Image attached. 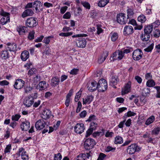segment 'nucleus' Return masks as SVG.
<instances>
[{
  "mask_svg": "<svg viewBox=\"0 0 160 160\" xmlns=\"http://www.w3.org/2000/svg\"><path fill=\"white\" fill-rule=\"evenodd\" d=\"M41 77L36 75L35 77H32V85H35L38 83L41 80Z\"/></svg>",
  "mask_w": 160,
  "mask_h": 160,
  "instance_id": "obj_30",
  "label": "nucleus"
},
{
  "mask_svg": "<svg viewBox=\"0 0 160 160\" xmlns=\"http://www.w3.org/2000/svg\"><path fill=\"white\" fill-rule=\"evenodd\" d=\"M59 79L57 76L54 77L51 80V85L52 87H55L59 84Z\"/></svg>",
  "mask_w": 160,
  "mask_h": 160,
  "instance_id": "obj_20",
  "label": "nucleus"
},
{
  "mask_svg": "<svg viewBox=\"0 0 160 160\" xmlns=\"http://www.w3.org/2000/svg\"><path fill=\"white\" fill-rule=\"evenodd\" d=\"M133 32V29L132 26H126L124 29L123 34L126 36H128L132 34Z\"/></svg>",
  "mask_w": 160,
  "mask_h": 160,
  "instance_id": "obj_14",
  "label": "nucleus"
},
{
  "mask_svg": "<svg viewBox=\"0 0 160 160\" xmlns=\"http://www.w3.org/2000/svg\"><path fill=\"white\" fill-rule=\"evenodd\" d=\"M42 3L41 2L36 0L34 1L33 2H31V8H35V12L38 13L43 11V8H40V9H38L39 8H40V7L42 6Z\"/></svg>",
  "mask_w": 160,
  "mask_h": 160,
  "instance_id": "obj_3",
  "label": "nucleus"
},
{
  "mask_svg": "<svg viewBox=\"0 0 160 160\" xmlns=\"http://www.w3.org/2000/svg\"><path fill=\"white\" fill-rule=\"evenodd\" d=\"M93 131V130H92V129L89 128L86 132V133L85 135L86 137H88L89 135H91Z\"/></svg>",
  "mask_w": 160,
  "mask_h": 160,
  "instance_id": "obj_59",
  "label": "nucleus"
},
{
  "mask_svg": "<svg viewBox=\"0 0 160 160\" xmlns=\"http://www.w3.org/2000/svg\"><path fill=\"white\" fill-rule=\"evenodd\" d=\"M118 35L117 33L114 32L112 35L111 37L112 41L114 42L118 39Z\"/></svg>",
  "mask_w": 160,
  "mask_h": 160,
  "instance_id": "obj_53",
  "label": "nucleus"
},
{
  "mask_svg": "<svg viewBox=\"0 0 160 160\" xmlns=\"http://www.w3.org/2000/svg\"><path fill=\"white\" fill-rule=\"evenodd\" d=\"M131 81H129L125 85L123 88L122 89L121 91L122 95L127 94L130 92L131 91Z\"/></svg>",
  "mask_w": 160,
  "mask_h": 160,
  "instance_id": "obj_13",
  "label": "nucleus"
},
{
  "mask_svg": "<svg viewBox=\"0 0 160 160\" xmlns=\"http://www.w3.org/2000/svg\"><path fill=\"white\" fill-rule=\"evenodd\" d=\"M48 86V84L44 81H41L39 82L38 84L36 86L37 89H39L40 90H43L47 89Z\"/></svg>",
  "mask_w": 160,
  "mask_h": 160,
  "instance_id": "obj_17",
  "label": "nucleus"
},
{
  "mask_svg": "<svg viewBox=\"0 0 160 160\" xmlns=\"http://www.w3.org/2000/svg\"><path fill=\"white\" fill-rule=\"evenodd\" d=\"M95 144L96 142L93 139L88 138L84 142V146L86 150H89L92 148Z\"/></svg>",
  "mask_w": 160,
  "mask_h": 160,
  "instance_id": "obj_2",
  "label": "nucleus"
},
{
  "mask_svg": "<svg viewBox=\"0 0 160 160\" xmlns=\"http://www.w3.org/2000/svg\"><path fill=\"white\" fill-rule=\"evenodd\" d=\"M43 5L44 7L46 8H49L50 7H53V5L52 3L48 2H46L44 3Z\"/></svg>",
  "mask_w": 160,
  "mask_h": 160,
  "instance_id": "obj_64",
  "label": "nucleus"
},
{
  "mask_svg": "<svg viewBox=\"0 0 160 160\" xmlns=\"http://www.w3.org/2000/svg\"><path fill=\"white\" fill-rule=\"evenodd\" d=\"M24 104L27 107H30V98L28 97L25 101Z\"/></svg>",
  "mask_w": 160,
  "mask_h": 160,
  "instance_id": "obj_60",
  "label": "nucleus"
},
{
  "mask_svg": "<svg viewBox=\"0 0 160 160\" xmlns=\"http://www.w3.org/2000/svg\"><path fill=\"white\" fill-rule=\"evenodd\" d=\"M109 0H100L98 3V7L102 8L104 7L109 2Z\"/></svg>",
  "mask_w": 160,
  "mask_h": 160,
  "instance_id": "obj_25",
  "label": "nucleus"
},
{
  "mask_svg": "<svg viewBox=\"0 0 160 160\" xmlns=\"http://www.w3.org/2000/svg\"><path fill=\"white\" fill-rule=\"evenodd\" d=\"M1 54V58L3 59L6 60L9 58V53L7 50L2 51Z\"/></svg>",
  "mask_w": 160,
  "mask_h": 160,
  "instance_id": "obj_24",
  "label": "nucleus"
},
{
  "mask_svg": "<svg viewBox=\"0 0 160 160\" xmlns=\"http://www.w3.org/2000/svg\"><path fill=\"white\" fill-rule=\"evenodd\" d=\"M73 34V32H70L66 33L62 32L59 34L60 36L62 37H68L69 36L72 35Z\"/></svg>",
  "mask_w": 160,
  "mask_h": 160,
  "instance_id": "obj_47",
  "label": "nucleus"
},
{
  "mask_svg": "<svg viewBox=\"0 0 160 160\" xmlns=\"http://www.w3.org/2000/svg\"><path fill=\"white\" fill-rule=\"evenodd\" d=\"M7 50L11 52H15L18 50V47L15 43L8 42L7 43Z\"/></svg>",
  "mask_w": 160,
  "mask_h": 160,
  "instance_id": "obj_12",
  "label": "nucleus"
},
{
  "mask_svg": "<svg viewBox=\"0 0 160 160\" xmlns=\"http://www.w3.org/2000/svg\"><path fill=\"white\" fill-rule=\"evenodd\" d=\"M62 156L60 153H58L57 154H55L54 155V160H61Z\"/></svg>",
  "mask_w": 160,
  "mask_h": 160,
  "instance_id": "obj_49",
  "label": "nucleus"
},
{
  "mask_svg": "<svg viewBox=\"0 0 160 160\" xmlns=\"http://www.w3.org/2000/svg\"><path fill=\"white\" fill-rule=\"evenodd\" d=\"M11 149V145L10 144L7 146L4 150V152L5 153L9 152Z\"/></svg>",
  "mask_w": 160,
  "mask_h": 160,
  "instance_id": "obj_62",
  "label": "nucleus"
},
{
  "mask_svg": "<svg viewBox=\"0 0 160 160\" xmlns=\"http://www.w3.org/2000/svg\"><path fill=\"white\" fill-rule=\"evenodd\" d=\"M86 159V154L82 153L78 155L77 158V160H85Z\"/></svg>",
  "mask_w": 160,
  "mask_h": 160,
  "instance_id": "obj_44",
  "label": "nucleus"
},
{
  "mask_svg": "<svg viewBox=\"0 0 160 160\" xmlns=\"http://www.w3.org/2000/svg\"><path fill=\"white\" fill-rule=\"evenodd\" d=\"M154 43H152L150 46L148 47L147 48L144 49V51L147 52H151L153 48Z\"/></svg>",
  "mask_w": 160,
  "mask_h": 160,
  "instance_id": "obj_48",
  "label": "nucleus"
},
{
  "mask_svg": "<svg viewBox=\"0 0 160 160\" xmlns=\"http://www.w3.org/2000/svg\"><path fill=\"white\" fill-rule=\"evenodd\" d=\"M76 43L78 47L84 48L86 45L87 41L84 38H78Z\"/></svg>",
  "mask_w": 160,
  "mask_h": 160,
  "instance_id": "obj_11",
  "label": "nucleus"
},
{
  "mask_svg": "<svg viewBox=\"0 0 160 160\" xmlns=\"http://www.w3.org/2000/svg\"><path fill=\"white\" fill-rule=\"evenodd\" d=\"M150 37V34L144 32V34H142L141 36V39L144 41H148Z\"/></svg>",
  "mask_w": 160,
  "mask_h": 160,
  "instance_id": "obj_26",
  "label": "nucleus"
},
{
  "mask_svg": "<svg viewBox=\"0 0 160 160\" xmlns=\"http://www.w3.org/2000/svg\"><path fill=\"white\" fill-rule=\"evenodd\" d=\"M150 89L148 88H144L142 90V96L146 97L149 96Z\"/></svg>",
  "mask_w": 160,
  "mask_h": 160,
  "instance_id": "obj_31",
  "label": "nucleus"
},
{
  "mask_svg": "<svg viewBox=\"0 0 160 160\" xmlns=\"http://www.w3.org/2000/svg\"><path fill=\"white\" fill-rule=\"evenodd\" d=\"M24 81L21 79H18L16 80L14 88L16 89H20L23 87L24 85Z\"/></svg>",
  "mask_w": 160,
  "mask_h": 160,
  "instance_id": "obj_10",
  "label": "nucleus"
},
{
  "mask_svg": "<svg viewBox=\"0 0 160 160\" xmlns=\"http://www.w3.org/2000/svg\"><path fill=\"white\" fill-rule=\"evenodd\" d=\"M93 97L92 95L88 96L86 98L84 99H82L83 104H85L86 103L89 104L93 99Z\"/></svg>",
  "mask_w": 160,
  "mask_h": 160,
  "instance_id": "obj_23",
  "label": "nucleus"
},
{
  "mask_svg": "<svg viewBox=\"0 0 160 160\" xmlns=\"http://www.w3.org/2000/svg\"><path fill=\"white\" fill-rule=\"evenodd\" d=\"M119 81V79L117 76H112L110 81V85L113 87L114 88H116L117 87L115 86V85L117 84Z\"/></svg>",
  "mask_w": 160,
  "mask_h": 160,
  "instance_id": "obj_16",
  "label": "nucleus"
},
{
  "mask_svg": "<svg viewBox=\"0 0 160 160\" xmlns=\"http://www.w3.org/2000/svg\"><path fill=\"white\" fill-rule=\"evenodd\" d=\"M10 135V131L8 129L7 130L4 134V137L6 139H8L9 138Z\"/></svg>",
  "mask_w": 160,
  "mask_h": 160,
  "instance_id": "obj_56",
  "label": "nucleus"
},
{
  "mask_svg": "<svg viewBox=\"0 0 160 160\" xmlns=\"http://www.w3.org/2000/svg\"><path fill=\"white\" fill-rule=\"evenodd\" d=\"M106 155L104 154L101 153H100L97 160H103L104 158L106 157Z\"/></svg>",
  "mask_w": 160,
  "mask_h": 160,
  "instance_id": "obj_63",
  "label": "nucleus"
},
{
  "mask_svg": "<svg viewBox=\"0 0 160 160\" xmlns=\"http://www.w3.org/2000/svg\"><path fill=\"white\" fill-rule=\"evenodd\" d=\"M21 117V116L19 114H16L12 116V120L13 121H18Z\"/></svg>",
  "mask_w": 160,
  "mask_h": 160,
  "instance_id": "obj_58",
  "label": "nucleus"
},
{
  "mask_svg": "<svg viewBox=\"0 0 160 160\" xmlns=\"http://www.w3.org/2000/svg\"><path fill=\"white\" fill-rule=\"evenodd\" d=\"M116 150V148H113L111 146H108L106 149L105 151L107 152H109L110 151H112V152H114Z\"/></svg>",
  "mask_w": 160,
  "mask_h": 160,
  "instance_id": "obj_57",
  "label": "nucleus"
},
{
  "mask_svg": "<svg viewBox=\"0 0 160 160\" xmlns=\"http://www.w3.org/2000/svg\"><path fill=\"white\" fill-rule=\"evenodd\" d=\"M29 52L27 51H23L21 55V58L23 61H26L29 57Z\"/></svg>",
  "mask_w": 160,
  "mask_h": 160,
  "instance_id": "obj_21",
  "label": "nucleus"
},
{
  "mask_svg": "<svg viewBox=\"0 0 160 160\" xmlns=\"http://www.w3.org/2000/svg\"><path fill=\"white\" fill-rule=\"evenodd\" d=\"M49 130L48 133H50L53 131V128L51 127H49L48 125H47L46 126V128L42 131V133L44 134L47 132Z\"/></svg>",
  "mask_w": 160,
  "mask_h": 160,
  "instance_id": "obj_33",
  "label": "nucleus"
},
{
  "mask_svg": "<svg viewBox=\"0 0 160 160\" xmlns=\"http://www.w3.org/2000/svg\"><path fill=\"white\" fill-rule=\"evenodd\" d=\"M96 119V116L94 115H91L89 117V118L86 120V121L90 122L92 121H94Z\"/></svg>",
  "mask_w": 160,
  "mask_h": 160,
  "instance_id": "obj_52",
  "label": "nucleus"
},
{
  "mask_svg": "<svg viewBox=\"0 0 160 160\" xmlns=\"http://www.w3.org/2000/svg\"><path fill=\"white\" fill-rule=\"evenodd\" d=\"M81 3L83 6L86 8L88 9H90L91 6L90 4L88 2L82 1Z\"/></svg>",
  "mask_w": 160,
  "mask_h": 160,
  "instance_id": "obj_46",
  "label": "nucleus"
},
{
  "mask_svg": "<svg viewBox=\"0 0 160 160\" xmlns=\"http://www.w3.org/2000/svg\"><path fill=\"white\" fill-rule=\"evenodd\" d=\"M160 131V128H157L154 129L152 131V134L157 135L158 134Z\"/></svg>",
  "mask_w": 160,
  "mask_h": 160,
  "instance_id": "obj_54",
  "label": "nucleus"
},
{
  "mask_svg": "<svg viewBox=\"0 0 160 160\" xmlns=\"http://www.w3.org/2000/svg\"><path fill=\"white\" fill-rule=\"evenodd\" d=\"M76 133L81 134L83 132L85 129L84 124L82 123H77L74 128Z\"/></svg>",
  "mask_w": 160,
  "mask_h": 160,
  "instance_id": "obj_9",
  "label": "nucleus"
},
{
  "mask_svg": "<svg viewBox=\"0 0 160 160\" xmlns=\"http://www.w3.org/2000/svg\"><path fill=\"white\" fill-rule=\"evenodd\" d=\"M143 54L141 49H137L134 50L132 53V58L134 60L138 61L142 58Z\"/></svg>",
  "mask_w": 160,
  "mask_h": 160,
  "instance_id": "obj_6",
  "label": "nucleus"
},
{
  "mask_svg": "<svg viewBox=\"0 0 160 160\" xmlns=\"http://www.w3.org/2000/svg\"><path fill=\"white\" fill-rule=\"evenodd\" d=\"M51 115V112L48 109H46L43 111L42 113L41 114V118L46 120L49 118Z\"/></svg>",
  "mask_w": 160,
  "mask_h": 160,
  "instance_id": "obj_15",
  "label": "nucleus"
},
{
  "mask_svg": "<svg viewBox=\"0 0 160 160\" xmlns=\"http://www.w3.org/2000/svg\"><path fill=\"white\" fill-rule=\"evenodd\" d=\"M31 27H34L37 26L38 24V20L37 18L34 17H31Z\"/></svg>",
  "mask_w": 160,
  "mask_h": 160,
  "instance_id": "obj_29",
  "label": "nucleus"
},
{
  "mask_svg": "<svg viewBox=\"0 0 160 160\" xmlns=\"http://www.w3.org/2000/svg\"><path fill=\"white\" fill-rule=\"evenodd\" d=\"M22 158L23 160H28V156L26 154V152L24 150L23 151L21 154Z\"/></svg>",
  "mask_w": 160,
  "mask_h": 160,
  "instance_id": "obj_43",
  "label": "nucleus"
},
{
  "mask_svg": "<svg viewBox=\"0 0 160 160\" xmlns=\"http://www.w3.org/2000/svg\"><path fill=\"white\" fill-rule=\"evenodd\" d=\"M97 15L98 13L95 10L91 11L89 13L90 17L92 18H95Z\"/></svg>",
  "mask_w": 160,
  "mask_h": 160,
  "instance_id": "obj_40",
  "label": "nucleus"
},
{
  "mask_svg": "<svg viewBox=\"0 0 160 160\" xmlns=\"http://www.w3.org/2000/svg\"><path fill=\"white\" fill-rule=\"evenodd\" d=\"M97 82L95 81L92 82H91V85L92 86L90 87L88 89V90L91 92L95 91L97 89H98L97 86L96 87V85H97Z\"/></svg>",
  "mask_w": 160,
  "mask_h": 160,
  "instance_id": "obj_27",
  "label": "nucleus"
},
{
  "mask_svg": "<svg viewBox=\"0 0 160 160\" xmlns=\"http://www.w3.org/2000/svg\"><path fill=\"white\" fill-rule=\"evenodd\" d=\"M155 88L157 91V93L156 95V97L157 98H160V86H155L154 87Z\"/></svg>",
  "mask_w": 160,
  "mask_h": 160,
  "instance_id": "obj_55",
  "label": "nucleus"
},
{
  "mask_svg": "<svg viewBox=\"0 0 160 160\" xmlns=\"http://www.w3.org/2000/svg\"><path fill=\"white\" fill-rule=\"evenodd\" d=\"M71 14L69 12H67L63 16V18L64 19H68L70 18Z\"/></svg>",
  "mask_w": 160,
  "mask_h": 160,
  "instance_id": "obj_61",
  "label": "nucleus"
},
{
  "mask_svg": "<svg viewBox=\"0 0 160 160\" xmlns=\"http://www.w3.org/2000/svg\"><path fill=\"white\" fill-rule=\"evenodd\" d=\"M155 83L153 80H148L146 83L147 86L148 87H152L155 86Z\"/></svg>",
  "mask_w": 160,
  "mask_h": 160,
  "instance_id": "obj_39",
  "label": "nucleus"
},
{
  "mask_svg": "<svg viewBox=\"0 0 160 160\" xmlns=\"http://www.w3.org/2000/svg\"><path fill=\"white\" fill-rule=\"evenodd\" d=\"M140 148L136 144L134 143L129 146L127 149V152L130 154H134L136 152H139L141 150Z\"/></svg>",
  "mask_w": 160,
  "mask_h": 160,
  "instance_id": "obj_4",
  "label": "nucleus"
},
{
  "mask_svg": "<svg viewBox=\"0 0 160 160\" xmlns=\"http://www.w3.org/2000/svg\"><path fill=\"white\" fill-rule=\"evenodd\" d=\"M24 67L26 70H28V73L29 75L30 73V62H28L27 63L25 64L24 65Z\"/></svg>",
  "mask_w": 160,
  "mask_h": 160,
  "instance_id": "obj_51",
  "label": "nucleus"
},
{
  "mask_svg": "<svg viewBox=\"0 0 160 160\" xmlns=\"http://www.w3.org/2000/svg\"><path fill=\"white\" fill-rule=\"evenodd\" d=\"M20 127L22 130L26 131L28 130V132L30 133V129H29L30 127V123L28 121L23 122L20 125Z\"/></svg>",
  "mask_w": 160,
  "mask_h": 160,
  "instance_id": "obj_18",
  "label": "nucleus"
},
{
  "mask_svg": "<svg viewBox=\"0 0 160 160\" xmlns=\"http://www.w3.org/2000/svg\"><path fill=\"white\" fill-rule=\"evenodd\" d=\"M98 127V124L95 122H92L90 124V128L93 130L96 129Z\"/></svg>",
  "mask_w": 160,
  "mask_h": 160,
  "instance_id": "obj_42",
  "label": "nucleus"
},
{
  "mask_svg": "<svg viewBox=\"0 0 160 160\" xmlns=\"http://www.w3.org/2000/svg\"><path fill=\"white\" fill-rule=\"evenodd\" d=\"M138 21L141 22L142 23L144 22L146 20L145 16L143 14L139 16L138 18Z\"/></svg>",
  "mask_w": 160,
  "mask_h": 160,
  "instance_id": "obj_38",
  "label": "nucleus"
},
{
  "mask_svg": "<svg viewBox=\"0 0 160 160\" xmlns=\"http://www.w3.org/2000/svg\"><path fill=\"white\" fill-rule=\"evenodd\" d=\"M123 142V139L122 138L119 136H118L116 137L114 143L116 144H120Z\"/></svg>",
  "mask_w": 160,
  "mask_h": 160,
  "instance_id": "obj_34",
  "label": "nucleus"
},
{
  "mask_svg": "<svg viewBox=\"0 0 160 160\" xmlns=\"http://www.w3.org/2000/svg\"><path fill=\"white\" fill-rule=\"evenodd\" d=\"M160 24V21L159 20H157L154 22L152 23L151 25L154 28H156Z\"/></svg>",
  "mask_w": 160,
  "mask_h": 160,
  "instance_id": "obj_45",
  "label": "nucleus"
},
{
  "mask_svg": "<svg viewBox=\"0 0 160 160\" xmlns=\"http://www.w3.org/2000/svg\"><path fill=\"white\" fill-rule=\"evenodd\" d=\"M17 30L20 35H23L27 30V28L24 26H19L17 27Z\"/></svg>",
  "mask_w": 160,
  "mask_h": 160,
  "instance_id": "obj_22",
  "label": "nucleus"
},
{
  "mask_svg": "<svg viewBox=\"0 0 160 160\" xmlns=\"http://www.w3.org/2000/svg\"><path fill=\"white\" fill-rule=\"evenodd\" d=\"M53 37L52 36H49L48 37H46L44 38L43 40V42L47 44H48L50 42V38H52Z\"/></svg>",
  "mask_w": 160,
  "mask_h": 160,
  "instance_id": "obj_50",
  "label": "nucleus"
},
{
  "mask_svg": "<svg viewBox=\"0 0 160 160\" xmlns=\"http://www.w3.org/2000/svg\"><path fill=\"white\" fill-rule=\"evenodd\" d=\"M153 28L151 24H149L145 28L144 32L150 34L152 31Z\"/></svg>",
  "mask_w": 160,
  "mask_h": 160,
  "instance_id": "obj_32",
  "label": "nucleus"
},
{
  "mask_svg": "<svg viewBox=\"0 0 160 160\" xmlns=\"http://www.w3.org/2000/svg\"><path fill=\"white\" fill-rule=\"evenodd\" d=\"M46 123L43 119H39L36 122L35 127L37 130H41L44 128H46Z\"/></svg>",
  "mask_w": 160,
  "mask_h": 160,
  "instance_id": "obj_8",
  "label": "nucleus"
},
{
  "mask_svg": "<svg viewBox=\"0 0 160 160\" xmlns=\"http://www.w3.org/2000/svg\"><path fill=\"white\" fill-rule=\"evenodd\" d=\"M136 114V113L133 112H132L131 111H128L127 113H125L124 116L123 118L124 119H126L128 117L130 116H134Z\"/></svg>",
  "mask_w": 160,
  "mask_h": 160,
  "instance_id": "obj_36",
  "label": "nucleus"
},
{
  "mask_svg": "<svg viewBox=\"0 0 160 160\" xmlns=\"http://www.w3.org/2000/svg\"><path fill=\"white\" fill-rule=\"evenodd\" d=\"M153 35L156 38H158L160 36V31L158 28H154Z\"/></svg>",
  "mask_w": 160,
  "mask_h": 160,
  "instance_id": "obj_37",
  "label": "nucleus"
},
{
  "mask_svg": "<svg viewBox=\"0 0 160 160\" xmlns=\"http://www.w3.org/2000/svg\"><path fill=\"white\" fill-rule=\"evenodd\" d=\"M97 88L99 92H104L108 88L106 80L104 79H101L97 84Z\"/></svg>",
  "mask_w": 160,
  "mask_h": 160,
  "instance_id": "obj_1",
  "label": "nucleus"
},
{
  "mask_svg": "<svg viewBox=\"0 0 160 160\" xmlns=\"http://www.w3.org/2000/svg\"><path fill=\"white\" fill-rule=\"evenodd\" d=\"M125 14L124 13H121L117 15V22L121 24H126L128 21V18L125 17Z\"/></svg>",
  "mask_w": 160,
  "mask_h": 160,
  "instance_id": "obj_7",
  "label": "nucleus"
},
{
  "mask_svg": "<svg viewBox=\"0 0 160 160\" xmlns=\"http://www.w3.org/2000/svg\"><path fill=\"white\" fill-rule=\"evenodd\" d=\"M118 56L117 57L118 60H121L123 57L124 55L123 52V51L120 50H118Z\"/></svg>",
  "mask_w": 160,
  "mask_h": 160,
  "instance_id": "obj_41",
  "label": "nucleus"
},
{
  "mask_svg": "<svg viewBox=\"0 0 160 160\" xmlns=\"http://www.w3.org/2000/svg\"><path fill=\"white\" fill-rule=\"evenodd\" d=\"M155 120V117L153 116H152L149 117L145 122V124L148 125L152 123Z\"/></svg>",
  "mask_w": 160,
  "mask_h": 160,
  "instance_id": "obj_35",
  "label": "nucleus"
},
{
  "mask_svg": "<svg viewBox=\"0 0 160 160\" xmlns=\"http://www.w3.org/2000/svg\"><path fill=\"white\" fill-rule=\"evenodd\" d=\"M127 8V18L128 19L129 18H130L131 16H132L133 15L134 13V11L132 7H128Z\"/></svg>",
  "mask_w": 160,
  "mask_h": 160,
  "instance_id": "obj_28",
  "label": "nucleus"
},
{
  "mask_svg": "<svg viewBox=\"0 0 160 160\" xmlns=\"http://www.w3.org/2000/svg\"><path fill=\"white\" fill-rule=\"evenodd\" d=\"M0 14L3 16L0 20V22L2 25L5 24L7 23L10 22L9 14L2 10L0 12Z\"/></svg>",
  "mask_w": 160,
  "mask_h": 160,
  "instance_id": "obj_5",
  "label": "nucleus"
},
{
  "mask_svg": "<svg viewBox=\"0 0 160 160\" xmlns=\"http://www.w3.org/2000/svg\"><path fill=\"white\" fill-rule=\"evenodd\" d=\"M30 3H29L25 6V8L27 9L22 14V17L23 18L29 16L30 15Z\"/></svg>",
  "mask_w": 160,
  "mask_h": 160,
  "instance_id": "obj_19",
  "label": "nucleus"
}]
</instances>
